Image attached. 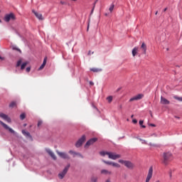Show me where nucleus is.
<instances>
[{
  "label": "nucleus",
  "mask_w": 182,
  "mask_h": 182,
  "mask_svg": "<svg viewBox=\"0 0 182 182\" xmlns=\"http://www.w3.org/2000/svg\"><path fill=\"white\" fill-rule=\"evenodd\" d=\"M96 141H97V138H92L91 139H90L89 141H87L85 145V148L89 147V146H92V144H95V143H96Z\"/></svg>",
  "instance_id": "9d476101"
},
{
  "label": "nucleus",
  "mask_w": 182,
  "mask_h": 182,
  "mask_svg": "<svg viewBox=\"0 0 182 182\" xmlns=\"http://www.w3.org/2000/svg\"><path fill=\"white\" fill-rule=\"evenodd\" d=\"M32 12L33 14H34L35 16H36V18L39 19V21H43V16H42V14H39L35 10H32Z\"/></svg>",
  "instance_id": "4468645a"
},
{
  "label": "nucleus",
  "mask_w": 182,
  "mask_h": 182,
  "mask_svg": "<svg viewBox=\"0 0 182 182\" xmlns=\"http://www.w3.org/2000/svg\"><path fill=\"white\" fill-rule=\"evenodd\" d=\"M0 117L1 119H3L4 120H6V122H7V123H11V119L9 118V117H8V115L2 113V112H0Z\"/></svg>",
  "instance_id": "f8f14e48"
},
{
  "label": "nucleus",
  "mask_w": 182,
  "mask_h": 182,
  "mask_svg": "<svg viewBox=\"0 0 182 182\" xmlns=\"http://www.w3.org/2000/svg\"><path fill=\"white\" fill-rule=\"evenodd\" d=\"M144 97V94H138L129 100V102H134V100H141Z\"/></svg>",
  "instance_id": "1a4fd4ad"
},
{
  "label": "nucleus",
  "mask_w": 182,
  "mask_h": 182,
  "mask_svg": "<svg viewBox=\"0 0 182 182\" xmlns=\"http://www.w3.org/2000/svg\"><path fill=\"white\" fill-rule=\"evenodd\" d=\"M26 65H28V63H23L21 65V70H23V69H25V68H26Z\"/></svg>",
  "instance_id": "cd10ccee"
},
{
  "label": "nucleus",
  "mask_w": 182,
  "mask_h": 182,
  "mask_svg": "<svg viewBox=\"0 0 182 182\" xmlns=\"http://www.w3.org/2000/svg\"><path fill=\"white\" fill-rule=\"evenodd\" d=\"M113 9H114V4H112L109 9V12L112 13Z\"/></svg>",
  "instance_id": "393cba45"
},
{
  "label": "nucleus",
  "mask_w": 182,
  "mask_h": 182,
  "mask_svg": "<svg viewBox=\"0 0 182 182\" xmlns=\"http://www.w3.org/2000/svg\"><path fill=\"white\" fill-rule=\"evenodd\" d=\"M85 140H86V136L82 135V137L76 142L75 147H80L82 144H83V143L85 142Z\"/></svg>",
  "instance_id": "0eeeda50"
},
{
  "label": "nucleus",
  "mask_w": 182,
  "mask_h": 182,
  "mask_svg": "<svg viewBox=\"0 0 182 182\" xmlns=\"http://www.w3.org/2000/svg\"><path fill=\"white\" fill-rule=\"evenodd\" d=\"M119 163H120L121 164H124L125 167L129 168V170H133V168H134V164L132 163V161H124L119 159Z\"/></svg>",
  "instance_id": "7ed1b4c3"
},
{
  "label": "nucleus",
  "mask_w": 182,
  "mask_h": 182,
  "mask_svg": "<svg viewBox=\"0 0 182 182\" xmlns=\"http://www.w3.org/2000/svg\"><path fill=\"white\" fill-rule=\"evenodd\" d=\"M0 117L1 119H3L4 120H6V122H7V123H11V119L9 118V117H8V115L2 113V112H0Z\"/></svg>",
  "instance_id": "ddd939ff"
},
{
  "label": "nucleus",
  "mask_w": 182,
  "mask_h": 182,
  "mask_svg": "<svg viewBox=\"0 0 182 182\" xmlns=\"http://www.w3.org/2000/svg\"><path fill=\"white\" fill-rule=\"evenodd\" d=\"M70 168V164H69L68 166L65 167L63 171L58 174V177L60 180H63L65 176H66V174L68 173V171H69Z\"/></svg>",
  "instance_id": "20e7f679"
},
{
  "label": "nucleus",
  "mask_w": 182,
  "mask_h": 182,
  "mask_svg": "<svg viewBox=\"0 0 182 182\" xmlns=\"http://www.w3.org/2000/svg\"><path fill=\"white\" fill-rule=\"evenodd\" d=\"M88 55H92V51L90 50V51L88 52Z\"/></svg>",
  "instance_id": "a18cd8bd"
},
{
  "label": "nucleus",
  "mask_w": 182,
  "mask_h": 182,
  "mask_svg": "<svg viewBox=\"0 0 182 182\" xmlns=\"http://www.w3.org/2000/svg\"><path fill=\"white\" fill-rule=\"evenodd\" d=\"M119 108H121V109H122V105L119 107Z\"/></svg>",
  "instance_id": "13d9d810"
},
{
  "label": "nucleus",
  "mask_w": 182,
  "mask_h": 182,
  "mask_svg": "<svg viewBox=\"0 0 182 182\" xmlns=\"http://www.w3.org/2000/svg\"><path fill=\"white\" fill-rule=\"evenodd\" d=\"M14 50H18V52H21L20 49L16 48V47H13Z\"/></svg>",
  "instance_id": "4c0bfd02"
},
{
  "label": "nucleus",
  "mask_w": 182,
  "mask_h": 182,
  "mask_svg": "<svg viewBox=\"0 0 182 182\" xmlns=\"http://www.w3.org/2000/svg\"><path fill=\"white\" fill-rule=\"evenodd\" d=\"M57 154L61 157V159H64L65 160H69V159H70V156H69V155L68 154H66L65 152H60L57 151Z\"/></svg>",
  "instance_id": "6e6552de"
},
{
  "label": "nucleus",
  "mask_w": 182,
  "mask_h": 182,
  "mask_svg": "<svg viewBox=\"0 0 182 182\" xmlns=\"http://www.w3.org/2000/svg\"><path fill=\"white\" fill-rule=\"evenodd\" d=\"M105 182H110V180L108 179Z\"/></svg>",
  "instance_id": "3c124183"
},
{
  "label": "nucleus",
  "mask_w": 182,
  "mask_h": 182,
  "mask_svg": "<svg viewBox=\"0 0 182 182\" xmlns=\"http://www.w3.org/2000/svg\"><path fill=\"white\" fill-rule=\"evenodd\" d=\"M91 53H92V55H93L94 52H92Z\"/></svg>",
  "instance_id": "6e6d98bb"
},
{
  "label": "nucleus",
  "mask_w": 182,
  "mask_h": 182,
  "mask_svg": "<svg viewBox=\"0 0 182 182\" xmlns=\"http://www.w3.org/2000/svg\"><path fill=\"white\" fill-rule=\"evenodd\" d=\"M25 117H26V115H25V113H23L20 115L21 120H24Z\"/></svg>",
  "instance_id": "7c9ffc66"
},
{
  "label": "nucleus",
  "mask_w": 182,
  "mask_h": 182,
  "mask_svg": "<svg viewBox=\"0 0 182 182\" xmlns=\"http://www.w3.org/2000/svg\"><path fill=\"white\" fill-rule=\"evenodd\" d=\"M26 72L29 73L31 72V68L28 67L26 69Z\"/></svg>",
  "instance_id": "58836bf2"
},
{
  "label": "nucleus",
  "mask_w": 182,
  "mask_h": 182,
  "mask_svg": "<svg viewBox=\"0 0 182 182\" xmlns=\"http://www.w3.org/2000/svg\"><path fill=\"white\" fill-rule=\"evenodd\" d=\"M112 167H116L117 168H120V164H119L117 163H115V162H112Z\"/></svg>",
  "instance_id": "5701e85b"
},
{
  "label": "nucleus",
  "mask_w": 182,
  "mask_h": 182,
  "mask_svg": "<svg viewBox=\"0 0 182 182\" xmlns=\"http://www.w3.org/2000/svg\"><path fill=\"white\" fill-rule=\"evenodd\" d=\"M105 16H107V14H105Z\"/></svg>",
  "instance_id": "5fc2aeb1"
},
{
  "label": "nucleus",
  "mask_w": 182,
  "mask_h": 182,
  "mask_svg": "<svg viewBox=\"0 0 182 182\" xmlns=\"http://www.w3.org/2000/svg\"><path fill=\"white\" fill-rule=\"evenodd\" d=\"M90 70L92 72H100L101 70H99L97 68H91Z\"/></svg>",
  "instance_id": "2f4dec72"
},
{
  "label": "nucleus",
  "mask_w": 182,
  "mask_h": 182,
  "mask_svg": "<svg viewBox=\"0 0 182 182\" xmlns=\"http://www.w3.org/2000/svg\"><path fill=\"white\" fill-rule=\"evenodd\" d=\"M22 134H23V136H25L26 137H32L31 136V134L25 130H22Z\"/></svg>",
  "instance_id": "4be33fe9"
},
{
  "label": "nucleus",
  "mask_w": 182,
  "mask_h": 182,
  "mask_svg": "<svg viewBox=\"0 0 182 182\" xmlns=\"http://www.w3.org/2000/svg\"><path fill=\"white\" fill-rule=\"evenodd\" d=\"M173 99H176V100H178L179 102H182V97H177V96H174Z\"/></svg>",
  "instance_id": "c756f323"
},
{
  "label": "nucleus",
  "mask_w": 182,
  "mask_h": 182,
  "mask_svg": "<svg viewBox=\"0 0 182 182\" xmlns=\"http://www.w3.org/2000/svg\"><path fill=\"white\" fill-rule=\"evenodd\" d=\"M149 126H151V127H156V124H150Z\"/></svg>",
  "instance_id": "79ce46f5"
},
{
  "label": "nucleus",
  "mask_w": 182,
  "mask_h": 182,
  "mask_svg": "<svg viewBox=\"0 0 182 182\" xmlns=\"http://www.w3.org/2000/svg\"><path fill=\"white\" fill-rule=\"evenodd\" d=\"M95 6H96V1L94 4V6H93V8H92V9L91 11V14H93L94 11H95Z\"/></svg>",
  "instance_id": "f704fd0d"
},
{
  "label": "nucleus",
  "mask_w": 182,
  "mask_h": 182,
  "mask_svg": "<svg viewBox=\"0 0 182 182\" xmlns=\"http://www.w3.org/2000/svg\"><path fill=\"white\" fill-rule=\"evenodd\" d=\"M100 154L103 157H105V156H108L109 159H110L111 160H117V159H120V157H122L120 154H117L116 153L107 152L105 151H100Z\"/></svg>",
  "instance_id": "f257e3e1"
},
{
  "label": "nucleus",
  "mask_w": 182,
  "mask_h": 182,
  "mask_svg": "<svg viewBox=\"0 0 182 182\" xmlns=\"http://www.w3.org/2000/svg\"><path fill=\"white\" fill-rule=\"evenodd\" d=\"M132 118H133V115H132V117H131Z\"/></svg>",
  "instance_id": "052dcab7"
},
{
  "label": "nucleus",
  "mask_w": 182,
  "mask_h": 182,
  "mask_svg": "<svg viewBox=\"0 0 182 182\" xmlns=\"http://www.w3.org/2000/svg\"><path fill=\"white\" fill-rule=\"evenodd\" d=\"M144 122L142 120L139 121V124L143 127V129H146V126L143 125Z\"/></svg>",
  "instance_id": "473e14b6"
},
{
  "label": "nucleus",
  "mask_w": 182,
  "mask_h": 182,
  "mask_svg": "<svg viewBox=\"0 0 182 182\" xmlns=\"http://www.w3.org/2000/svg\"><path fill=\"white\" fill-rule=\"evenodd\" d=\"M156 182H160V181H156Z\"/></svg>",
  "instance_id": "4d7b16f0"
},
{
  "label": "nucleus",
  "mask_w": 182,
  "mask_h": 182,
  "mask_svg": "<svg viewBox=\"0 0 182 182\" xmlns=\"http://www.w3.org/2000/svg\"><path fill=\"white\" fill-rule=\"evenodd\" d=\"M15 14H14V13L6 14L4 16L5 22H9V21H15Z\"/></svg>",
  "instance_id": "39448f33"
},
{
  "label": "nucleus",
  "mask_w": 182,
  "mask_h": 182,
  "mask_svg": "<svg viewBox=\"0 0 182 182\" xmlns=\"http://www.w3.org/2000/svg\"><path fill=\"white\" fill-rule=\"evenodd\" d=\"M141 48L143 49V52L146 55V52L147 50V46H146V43H143L141 46Z\"/></svg>",
  "instance_id": "412c9836"
},
{
  "label": "nucleus",
  "mask_w": 182,
  "mask_h": 182,
  "mask_svg": "<svg viewBox=\"0 0 182 182\" xmlns=\"http://www.w3.org/2000/svg\"><path fill=\"white\" fill-rule=\"evenodd\" d=\"M69 154H73V157H75V156H79V157H81V159H83V155L79 152H76L75 151L70 150Z\"/></svg>",
  "instance_id": "f3484780"
},
{
  "label": "nucleus",
  "mask_w": 182,
  "mask_h": 182,
  "mask_svg": "<svg viewBox=\"0 0 182 182\" xmlns=\"http://www.w3.org/2000/svg\"><path fill=\"white\" fill-rule=\"evenodd\" d=\"M46 151H47L48 154L52 157L53 160H56V155L49 149H46Z\"/></svg>",
  "instance_id": "dca6fc26"
},
{
  "label": "nucleus",
  "mask_w": 182,
  "mask_h": 182,
  "mask_svg": "<svg viewBox=\"0 0 182 182\" xmlns=\"http://www.w3.org/2000/svg\"><path fill=\"white\" fill-rule=\"evenodd\" d=\"M140 141H142V144H146V140L139 139Z\"/></svg>",
  "instance_id": "c9c22d12"
},
{
  "label": "nucleus",
  "mask_w": 182,
  "mask_h": 182,
  "mask_svg": "<svg viewBox=\"0 0 182 182\" xmlns=\"http://www.w3.org/2000/svg\"><path fill=\"white\" fill-rule=\"evenodd\" d=\"M71 1H73V2H76L77 0H71Z\"/></svg>",
  "instance_id": "09e8293b"
},
{
  "label": "nucleus",
  "mask_w": 182,
  "mask_h": 182,
  "mask_svg": "<svg viewBox=\"0 0 182 182\" xmlns=\"http://www.w3.org/2000/svg\"><path fill=\"white\" fill-rule=\"evenodd\" d=\"M2 23V21L0 19V23Z\"/></svg>",
  "instance_id": "864d4df0"
},
{
  "label": "nucleus",
  "mask_w": 182,
  "mask_h": 182,
  "mask_svg": "<svg viewBox=\"0 0 182 182\" xmlns=\"http://www.w3.org/2000/svg\"><path fill=\"white\" fill-rule=\"evenodd\" d=\"M159 14V11H156V13H155V15H157Z\"/></svg>",
  "instance_id": "8fccbe9b"
},
{
  "label": "nucleus",
  "mask_w": 182,
  "mask_h": 182,
  "mask_svg": "<svg viewBox=\"0 0 182 182\" xmlns=\"http://www.w3.org/2000/svg\"><path fill=\"white\" fill-rule=\"evenodd\" d=\"M162 163L165 166H167L173 160V154L171 152H164L162 155Z\"/></svg>",
  "instance_id": "f03ea898"
},
{
  "label": "nucleus",
  "mask_w": 182,
  "mask_h": 182,
  "mask_svg": "<svg viewBox=\"0 0 182 182\" xmlns=\"http://www.w3.org/2000/svg\"><path fill=\"white\" fill-rule=\"evenodd\" d=\"M40 126H42V121H38V127H39Z\"/></svg>",
  "instance_id": "e433bc0d"
},
{
  "label": "nucleus",
  "mask_w": 182,
  "mask_h": 182,
  "mask_svg": "<svg viewBox=\"0 0 182 182\" xmlns=\"http://www.w3.org/2000/svg\"><path fill=\"white\" fill-rule=\"evenodd\" d=\"M0 59L1 60H4V58L0 56Z\"/></svg>",
  "instance_id": "de8ad7c7"
},
{
  "label": "nucleus",
  "mask_w": 182,
  "mask_h": 182,
  "mask_svg": "<svg viewBox=\"0 0 182 182\" xmlns=\"http://www.w3.org/2000/svg\"><path fill=\"white\" fill-rule=\"evenodd\" d=\"M101 174H103L104 176H112L113 173L112 171H109L107 169H102Z\"/></svg>",
  "instance_id": "2eb2a0df"
},
{
  "label": "nucleus",
  "mask_w": 182,
  "mask_h": 182,
  "mask_svg": "<svg viewBox=\"0 0 182 182\" xmlns=\"http://www.w3.org/2000/svg\"><path fill=\"white\" fill-rule=\"evenodd\" d=\"M166 11H167V8H165V9H164V12H166Z\"/></svg>",
  "instance_id": "49530a36"
},
{
  "label": "nucleus",
  "mask_w": 182,
  "mask_h": 182,
  "mask_svg": "<svg viewBox=\"0 0 182 182\" xmlns=\"http://www.w3.org/2000/svg\"><path fill=\"white\" fill-rule=\"evenodd\" d=\"M91 181H92V182H97V177H96V176H92V177L91 178Z\"/></svg>",
  "instance_id": "c85d7f7f"
},
{
  "label": "nucleus",
  "mask_w": 182,
  "mask_h": 182,
  "mask_svg": "<svg viewBox=\"0 0 182 182\" xmlns=\"http://www.w3.org/2000/svg\"><path fill=\"white\" fill-rule=\"evenodd\" d=\"M21 63H22V60H19L17 62L16 66H17V67L21 66Z\"/></svg>",
  "instance_id": "72a5a7b5"
},
{
  "label": "nucleus",
  "mask_w": 182,
  "mask_h": 182,
  "mask_svg": "<svg viewBox=\"0 0 182 182\" xmlns=\"http://www.w3.org/2000/svg\"><path fill=\"white\" fill-rule=\"evenodd\" d=\"M16 107V102H12L10 105H9V107Z\"/></svg>",
  "instance_id": "bb28decb"
},
{
  "label": "nucleus",
  "mask_w": 182,
  "mask_h": 182,
  "mask_svg": "<svg viewBox=\"0 0 182 182\" xmlns=\"http://www.w3.org/2000/svg\"><path fill=\"white\" fill-rule=\"evenodd\" d=\"M132 123H134V124H136L137 123V119H133Z\"/></svg>",
  "instance_id": "ea45409f"
},
{
  "label": "nucleus",
  "mask_w": 182,
  "mask_h": 182,
  "mask_svg": "<svg viewBox=\"0 0 182 182\" xmlns=\"http://www.w3.org/2000/svg\"><path fill=\"white\" fill-rule=\"evenodd\" d=\"M161 105H170V101L166 99L164 97H161Z\"/></svg>",
  "instance_id": "a211bd4d"
},
{
  "label": "nucleus",
  "mask_w": 182,
  "mask_h": 182,
  "mask_svg": "<svg viewBox=\"0 0 182 182\" xmlns=\"http://www.w3.org/2000/svg\"><path fill=\"white\" fill-rule=\"evenodd\" d=\"M103 163H105V164H107L108 166H112V161H105L102 160Z\"/></svg>",
  "instance_id": "a878e982"
},
{
  "label": "nucleus",
  "mask_w": 182,
  "mask_h": 182,
  "mask_svg": "<svg viewBox=\"0 0 182 182\" xmlns=\"http://www.w3.org/2000/svg\"><path fill=\"white\" fill-rule=\"evenodd\" d=\"M137 52H139V47H135L132 50V55L136 56L137 55Z\"/></svg>",
  "instance_id": "aec40b11"
},
{
  "label": "nucleus",
  "mask_w": 182,
  "mask_h": 182,
  "mask_svg": "<svg viewBox=\"0 0 182 182\" xmlns=\"http://www.w3.org/2000/svg\"><path fill=\"white\" fill-rule=\"evenodd\" d=\"M107 100L108 103H112V102L113 101V97L112 96L107 97Z\"/></svg>",
  "instance_id": "b1692460"
},
{
  "label": "nucleus",
  "mask_w": 182,
  "mask_h": 182,
  "mask_svg": "<svg viewBox=\"0 0 182 182\" xmlns=\"http://www.w3.org/2000/svg\"><path fill=\"white\" fill-rule=\"evenodd\" d=\"M89 26H90V23L88 22V24H87V31H89Z\"/></svg>",
  "instance_id": "a19ab883"
},
{
  "label": "nucleus",
  "mask_w": 182,
  "mask_h": 182,
  "mask_svg": "<svg viewBox=\"0 0 182 182\" xmlns=\"http://www.w3.org/2000/svg\"><path fill=\"white\" fill-rule=\"evenodd\" d=\"M170 177H171V173H170Z\"/></svg>",
  "instance_id": "bf43d9fd"
},
{
  "label": "nucleus",
  "mask_w": 182,
  "mask_h": 182,
  "mask_svg": "<svg viewBox=\"0 0 182 182\" xmlns=\"http://www.w3.org/2000/svg\"><path fill=\"white\" fill-rule=\"evenodd\" d=\"M90 86H93L95 85V83H93V82L90 81Z\"/></svg>",
  "instance_id": "c03bdc74"
},
{
  "label": "nucleus",
  "mask_w": 182,
  "mask_h": 182,
  "mask_svg": "<svg viewBox=\"0 0 182 182\" xmlns=\"http://www.w3.org/2000/svg\"><path fill=\"white\" fill-rule=\"evenodd\" d=\"M176 117V119H180V117Z\"/></svg>",
  "instance_id": "603ef678"
},
{
  "label": "nucleus",
  "mask_w": 182,
  "mask_h": 182,
  "mask_svg": "<svg viewBox=\"0 0 182 182\" xmlns=\"http://www.w3.org/2000/svg\"><path fill=\"white\" fill-rule=\"evenodd\" d=\"M48 60V58L46 57L43 60V64L40 66V68H38V70H42V69H43V68H45V66H46V62Z\"/></svg>",
  "instance_id": "6ab92c4d"
},
{
  "label": "nucleus",
  "mask_w": 182,
  "mask_h": 182,
  "mask_svg": "<svg viewBox=\"0 0 182 182\" xmlns=\"http://www.w3.org/2000/svg\"><path fill=\"white\" fill-rule=\"evenodd\" d=\"M152 177H153V166H151L149 169L145 182H150V180H151Z\"/></svg>",
  "instance_id": "423d86ee"
},
{
  "label": "nucleus",
  "mask_w": 182,
  "mask_h": 182,
  "mask_svg": "<svg viewBox=\"0 0 182 182\" xmlns=\"http://www.w3.org/2000/svg\"><path fill=\"white\" fill-rule=\"evenodd\" d=\"M0 124H1V126H3V127H4L6 130H9L10 133L15 134V131L12 129V128H10L9 127H8L6 124L4 123V122L0 121Z\"/></svg>",
  "instance_id": "9b49d317"
},
{
  "label": "nucleus",
  "mask_w": 182,
  "mask_h": 182,
  "mask_svg": "<svg viewBox=\"0 0 182 182\" xmlns=\"http://www.w3.org/2000/svg\"><path fill=\"white\" fill-rule=\"evenodd\" d=\"M61 5H66V3L65 1H60Z\"/></svg>",
  "instance_id": "37998d69"
}]
</instances>
